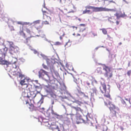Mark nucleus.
I'll use <instances>...</instances> for the list:
<instances>
[{
  "mask_svg": "<svg viewBox=\"0 0 131 131\" xmlns=\"http://www.w3.org/2000/svg\"><path fill=\"white\" fill-rule=\"evenodd\" d=\"M100 30L102 31L104 35L107 34V32L106 29L104 28L100 29Z\"/></svg>",
  "mask_w": 131,
  "mask_h": 131,
  "instance_id": "25",
  "label": "nucleus"
},
{
  "mask_svg": "<svg viewBox=\"0 0 131 131\" xmlns=\"http://www.w3.org/2000/svg\"><path fill=\"white\" fill-rule=\"evenodd\" d=\"M72 108L76 111V113L75 114L77 117H79V119H78L76 121V123L78 124L82 123H86L85 121L81 118V116L79 113L80 112L81 113H82L83 110L81 109L80 107H78L72 106Z\"/></svg>",
  "mask_w": 131,
  "mask_h": 131,
  "instance_id": "4",
  "label": "nucleus"
},
{
  "mask_svg": "<svg viewBox=\"0 0 131 131\" xmlns=\"http://www.w3.org/2000/svg\"><path fill=\"white\" fill-rule=\"evenodd\" d=\"M80 36V35L79 34H78L77 35V36Z\"/></svg>",
  "mask_w": 131,
  "mask_h": 131,
  "instance_id": "53",
  "label": "nucleus"
},
{
  "mask_svg": "<svg viewBox=\"0 0 131 131\" xmlns=\"http://www.w3.org/2000/svg\"><path fill=\"white\" fill-rule=\"evenodd\" d=\"M29 104L28 107L31 111L36 110L37 109L38 107H39L36 106L35 105H34L32 104Z\"/></svg>",
  "mask_w": 131,
  "mask_h": 131,
  "instance_id": "13",
  "label": "nucleus"
},
{
  "mask_svg": "<svg viewBox=\"0 0 131 131\" xmlns=\"http://www.w3.org/2000/svg\"><path fill=\"white\" fill-rule=\"evenodd\" d=\"M19 73V77H21L23 75L22 74H21L20 73H19V72H18Z\"/></svg>",
  "mask_w": 131,
  "mask_h": 131,
  "instance_id": "49",
  "label": "nucleus"
},
{
  "mask_svg": "<svg viewBox=\"0 0 131 131\" xmlns=\"http://www.w3.org/2000/svg\"><path fill=\"white\" fill-rule=\"evenodd\" d=\"M52 128L53 129L52 131H60V130L58 128V126H56L55 128H54L53 129V127H52Z\"/></svg>",
  "mask_w": 131,
  "mask_h": 131,
  "instance_id": "29",
  "label": "nucleus"
},
{
  "mask_svg": "<svg viewBox=\"0 0 131 131\" xmlns=\"http://www.w3.org/2000/svg\"><path fill=\"white\" fill-rule=\"evenodd\" d=\"M112 3H113L115 5L116 4L115 2V1H113V0L110 1H108V3L109 4H110Z\"/></svg>",
  "mask_w": 131,
  "mask_h": 131,
  "instance_id": "35",
  "label": "nucleus"
},
{
  "mask_svg": "<svg viewBox=\"0 0 131 131\" xmlns=\"http://www.w3.org/2000/svg\"><path fill=\"white\" fill-rule=\"evenodd\" d=\"M54 103V101H53L52 103V104L53 105Z\"/></svg>",
  "mask_w": 131,
  "mask_h": 131,
  "instance_id": "57",
  "label": "nucleus"
},
{
  "mask_svg": "<svg viewBox=\"0 0 131 131\" xmlns=\"http://www.w3.org/2000/svg\"><path fill=\"white\" fill-rule=\"evenodd\" d=\"M58 34L60 36V38L61 40L62 39V36H63L65 35L64 32L63 31H60V32L58 33Z\"/></svg>",
  "mask_w": 131,
  "mask_h": 131,
  "instance_id": "24",
  "label": "nucleus"
},
{
  "mask_svg": "<svg viewBox=\"0 0 131 131\" xmlns=\"http://www.w3.org/2000/svg\"><path fill=\"white\" fill-rule=\"evenodd\" d=\"M42 24H43L45 25H48L49 24V22L47 20H46L44 21H43L42 23Z\"/></svg>",
  "mask_w": 131,
  "mask_h": 131,
  "instance_id": "32",
  "label": "nucleus"
},
{
  "mask_svg": "<svg viewBox=\"0 0 131 131\" xmlns=\"http://www.w3.org/2000/svg\"><path fill=\"white\" fill-rule=\"evenodd\" d=\"M18 48L15 46L10 49L9 52L10 54H13L15 53H17L18 52Z\"/></svg>",
  "mask_w": 131,
  "mask_h": 131,
  "instance_id": "9",
  "label": "nucleus"
},
{
  "mask_svg": "<svg viewBox=\"0 0 131 131\" xmlns=\"http://www.w3.org/2000/svg\"><path fill=\"white\" fill-rule=\"evenodd\" d=\"M121 102L123 105H125L126 106L127 105L125 101L122 98H121Z\"/></svg>",
  "mask_w": 131,
  "mask_h": 131,
  "instance_id": "31",
  "label": "nucleus"
},
{
  "mask_svg": "<svg viewBox=\"0 0 131 131\" xmlns=\"http://www.w3.org/2000/svg\"><path fill=\"white\" fill-rule=\"evenodd\" d=\"M13 67L15 68H16V65H15V64H13Z\"/></svg>",
  "mask_w": 131,
  "mask_h": 131,
  "instance_id": "45",
  "label": "nucleus"
},
{
  "mask_svg": "<svg viewBox=\"0 0 131 131\" xmlns=\"http://www.w3.org/2000/svg\"><path fill=\"white\" fill-rule=\"evenodd\" d=\"M75 27L74 26H72V27L73 28H75Z\"/></svg>",
  "mask_w": 131,
  "mask_h": 131,
  "instance_id": "62",
  "label": "nucleus"
},
{
  "mask_svg": "<svg viewBox=\"0 0 131 131\" xmlns=\"http://www.w3.org/2000/svg\"><path fill=\"white\" fill-rule=\"evenodd\" d=\"M74 103H75L78 104L79 105L81 106V104H82V103L78 100H75Z\"/></svg>",
  "mask_w": 131,
  "mask_h": 131,
  "instance_id": "28",
  "label": "nucleus"
},
{
  "mask_svg": "<svg viewBox=\"0 0 131 131\" xmlns=\"http://www.w3.org/2000/svg\"><path fill=\"white\" fill-rule=\"evenodd\" d=\"M50 69L52 72H53L55 71L54 67L52 65L50 66Z\"/></svg>",
  "mask_w": 131,
  "mask_h": 131,
  "instance_id": "26",
  "label": "nucleus"
},
{
  "mask_svg": "<svg viewBox=\"0 0 131 131\" xmlns=\"http://www.w3.org/2000/svg\"><path fill=\"white\" fill-rule=\"evenodd\" d=\"M34 53L35 54H36L37 53V51H34Z\"/></svg>",
  "mask_w": 131,
  "mask_h": 131,
  "instance_id": "51",
  "label": "nucleus"
},
{
  "mask_svg": "<svg viewBox=\"0 0 131 131\" xmlns=\"http://www.w3.org/2000/svg\"><path fill=\"white\" fill-rule=\"evenodd\" d=\"M49 72L46 71L43 69H41L38 72V76L39 78H43L45 75H47L48 78V80L50 81V82H51V81L50 80V76L49 75Z\"/></svg>",
  "mask_w": 131,
  "mask_h": 131,
  "instance_id": "7",
  "label": "nucleus"
},
{
  "mask_svg": "<svg viewBox=\"0 0 131 131\" xmlns=\"http://www.w3.org/2000/svg\"><path fill=\"white\" fill-rule=\"evenodd\" d=\"M103 70L106 71V73H108V72H111L110 68L105 65L103 67Z\"/></svg>",
  "mask_w": 131,
  "mask_h": 131,
  "instance_id": "17",
  "label": "nucleus"
},
{
  "mask_svg": "<svg viewBox=\"0 0 131 131\" xmlns=\"http://www.w3.org/2000/svg\"><path fill=\"white\" fill-rule=\"evenodd\" d=\"M105 105L108 107L110 111V116L111 117L116 116V114L118 111V108H117L114 105L110 102H108V103L105 102Z\"/></svg>",
  "mask_w": 131,
  "mask_h": 131,
  "instance_id": "3",
  "label": "nucleus"
},
{
  "mask_svg": "<svg viewBox=\"0 0 131 131\" xmlns=\"http://www.w3.org/2000/svg\"><path fill=\"white\" fill-rule=\"evenodd\" d=\"M126 3H128V0H123Z\"/></svg>",
  "mask_w": 131,
  "mask_h": 131,
  "instance_id": "47",
  "label": "nucleus"
},
{
  "mask_svg": "<svg viewBox=\"0 0 131 131\" xmlns=\"http://www.w3.org/2000/svg\"><path fill=\"white\" fill-rule=\"evenodd\" d=\"M61 42H55V44L57 45H61Z\"/></svg>",
  "mask_w": 131,
  "mask_h": 131,
  "instance_id": "37",
  "label": "nucleus"
},
{
  "mask_svg": "<svg viewBox=\"0 0 131 131\" xmlns=\"http://www.w3.org/2000/svg\"><path fill=\"white\" fill-rule=\"evenodd\" d=\"M110 72H108V73H105V76L108 78H111L113 75L112 73H110Z\"/></svg>",
  "mask_w": 131,
  "mask_h": 131,
  "instance_id": "18",
  "label": "nucleus"
},
{
  "mask_svg": "<svg viewBox=\"0 0 131 131\" xmlns=\"http://www.w3.org/2000/svg\"><path fill=\"white\" fill-rule=\"evenodd\" d=\"M114 15L116 17L117 19H118L120 17H124L125 15L124 14L122 13V12H119L115 14Z\"/></svg>",
  "mask_w": 131,
  "mask_h": 131,
  "instance_id": "14",
  "label": "nucleus"
},
{
  "mask_svg": "<svg viewBox=\"0 0 131 131\" xmlns=\"http://www.w3.org/2000/svg\"><path fill=\"white\" fill-rule=\"evenodd\" d=\"M109 39L112 38L109 35H107Z\"/></svg>",
  "mask_w": 131,
  "mask_h": 131,
  "instance_id": "48",
  "label": "nucleus"
},
{
  "mask_svg": "<svg viewBox=\"0 0 131 131\" xmlns=\"http://www.w3.org/2000/svg\"><path fill=\"white\" fill-rule=\"evenodd\" d=\"M42 12L44 17L45 16L46 17L48 18V20L50 21L51 20V18L49 16V15H51V12H48L46 11L43 10H42Z\"/></svg>",
  "mask_w": 131,
  "mask_h": 131,
  "instance_id": "12",
  "label": "nucleus"
},
{
  "mask_svg": "<svg viewBox=\"0 0 131 131\" xmlns=\"http://www.w3.org/2000/svg\"><path fill=\"white\" fill-rule=\"evenodd\" d=\"M18 24H21V22H18Z\"/></svg>",
  "mask_w": 131,
  "mask_h": 131,
  "instance_id": "56",
  "label": "nucleus"
},
{
  "mask_svg": "<svg viewBox=\"0 0 131 131\" xmlns=\"http://www.w3.org/2000/svg\"><path fill=\"white\" fill-rule=\"evenodd\" d=\"M36 93L35 91H32L31 90L29 91L28 98L30 100H33L36 96Z\"/></svg>",
  "mask_w": 131,
  "mask_h": 131,
  "instance_id": "8",
  "label": "nucleus"
},
{
  "mask_svg": "<svg viewBox=\"0 0 131 131\" xmlns=\"http://www.w3.org/2000/svg\"><path fill=\"white\" fill-rule=\"evenodd\" d=\"M78 20L80 21L81 20V19L79 18L78 19Z\"/></svg>",
  "mask_w": 131,
  "mask_h": 131,
  "instance_id": "58",
  "label": "nucleus"
},
{
  "mask_svg": "<svg viewBox=\"0 0 131 131\" xmlns=\"http://www.w3.org/2000/svg\"><path fill=\"white\" fill-rule=\"evenodd\" d=\"M54 114L57 115H58L56 113H54Z\"/></svg>",
  "mask_w": 131,
  "mask_h": 131,
  "instance_id": "60",
  "label": "nucleus"
},
{
  "mask_svg": "<svg viewBox=\"0 0 131 131\" xmlns=\"http://www.w3.org/2000/svg\"><path fill=\"white\" fill-rule=\"evenodd\" d=\"M85 8V9L83 11L82 14H83L86 13L90 14L92 13L91 10H88V9H92L93 10V12H95L101 11L115 12L116 11V9H108L102 7H96L89 5L86 6Z\"/></svg>",
  "mask_w": 131,
  "mask_h": 131,
  "instance_id": "1",
  "label": "nucleus"
},
{
  "mask_svg": "<svg viewBox=\"0 0 131 131\" xmlns=\"http://www.w3.org/2000/svg\"><path fill=\"white\" fill-rule=\"evenodd\" d=\"M59 9L61 11V12H63V11L62 10H61L60 9V8H59Z\"/></svg>",
  "mask_w": 131,
  "mask_h": 131,
  "instance_id": "55",
  "label": "nucleus"
},
{
  "mask_svg": "<svg viewBox=\"0 0 131 131\" xmlns=\"http://www.w3.org/2000/svg\"><path fill=\"white\" fill-rule=\"evenodd\" d=\"M23 101L24 104H29V103L28 102L27 97H24V99L23 100Z\"/></svg>",
  "mask_w": 131,
  "mask_h": 131,
  "instance_id": "21",
  "label": "nucleus"
},
{
  "mask_svg": "<svg viewBox=\"0 0 131 131\" xmlns=\"http://www.w3.org/2000/svg\"><path fill=\"white\" fill-rule=\"evenodd\" d=\"M26 29L27 32L30 35L29 37H28V38H26V40H27L30 38L33 37V36L31 35V34L32 32L29 29L27 28H26Z\"/></svg>",
  "mask_w": 131,
  "mask_h": 131,
  "instance_id": "16",
  "label": "nucleus"
},
{
  "mask_svg": "<svg viewBox=\"0 0 131 131\" xmlns=\"http://www.w3.org/2000/svg\"><path fill=\"white\" fill-rule=\"evenodd\" d=\"M121 129L122 130H123V129H124V128H123V127H121Z\"/></svg>",
  "mask_w": 131,
  "mask_h": 131,
  "instance_id": "50",
  "label": "nucleus"
},
{
  "mask_svg": "<svg viewBox=\"0 0 131 131\" xmlns=\"http://www.w3.org/2000/svg\"><path fill=\"white\" fill-rule=\"evenodd\" d=\"M106 49V50H107V51H108L109 52V51H110L109 50H108V49Z\"/></svg>",
  "mask_w": 131,
  "mask_h": 131,
  "instance_id": "61",
  "label": "nucleus"
},
{
  "mask_svg": "<svg viewBox=\"0 0 131 131\" xmlns=\"http://www.w3.org/2000/svg\"><path fill=\"white\" fill-rule=\"evenodd\" d=\"M131 74V70H129V71H128L127 72V75L128 76L130 77V74Z\"/></svg>",
  "mask_w": 131,
  "mask_h": 131,
  "instance_id": "36",
  "label": "nucleus"
},
{
  "mask_svg": "<svg viewBox=\"0 0 131 131\" xmlns=\"http://www.w3.org/2000/svg\"><path fill=\"white\" fill-rule=\"evenodd\" d=\"M27 86L25 88H23L24 89H23L22 93V95L24 97H28L29 92L32 89L31 85Z\"/></svg>",
  "mask_w": 131,
  "mask_h": 131,
  "instance_id": "6",
  "label": "nucleus"
},
{
  "mask_svg": "<svg viewBox=\"0 0 131 131\" xmlns=\"http://www.w3.org/2000/svg\"><path fill=\"white\" fill-rule=\"evenodd\" d=\"M73 36H75V33H74V34H73Z\"/></svg>",
  "mask_w": 131,
  "mask_h": 131,
  "instance_id": "63",
  "label": "nucleus"
},
{
  "mask_svg": "<svg viewBox=\"0 0 131 131\" xmlns=\"http://www.w3.org/2000/svg\"><path fill=\"white\" fill-rule=\"evenodd\" d=\"M73 8L74 9V10H72L70 12L74 13V12L76 11V7L75 6H73Z\"/></svg>",
  "mask_w": 131,
  "mask_h": 131,
  "instance_id": "33",
  "label": "nucleus"
},
{
  "mask_svg": "<svg viewBox=\"0 0 131 131\" xmlns=\"http://www.w3.org/2000/svg\"><path fill=\"white\" fill-rule=\"evenodd\" d=\"M121 44H122V43H121V42H120L119 43V45H121Z\"/></svg>",
  "mask_w": 131,
  "mask_h": 131,
  "instance_id": "64",
  "label": "nucleus"
},
{
  "mask_svg": "<svg viewBox=\"0 0 131 131\" xmlns=\"http://www.w3.org/2000/svg\"><path fill=\"white\" fill-rule=\"evenodd\" d=\"M30 79H27V78H24L23 80H21L20 82V84L22 85H26V87L27 86V85H27V83L30 81Z\"/></svg>",
  "mask_w": 131,
  "mask_h": 131,
  "instance_id": "11",
  "label": "nucleus"
},
{
  "mask_svg": "<svg viewBox=\"0 0 131 131\" xmlns=\"http://www.w3.org/2000/svg\"><path fill=\"white\" fill-rule=\"evenodd\" d=\"M93 92L94 93H96L97 92V90L96 89H93Z\"/></svg>",
  "mask_w": 131,
  "mask_h": 131,
  "instance_id": "41",
  "label": "nucleus"
},
{
  "mask_svg": "<svg viewBox=\"0 0 131 131\" xmlns=\"http://www.w3.org/2000/svg\"><path fill=\"white\" fill-rule=\"evenodd\" d=\"M69 44V46H68L67 47H69L70 46V42H67V43L65 45V47H66Z\"/></svg>",
  "mask_w": 131,
  "mask_h": 131,
  "instance_id": "40",
  "label": "nucleus"
},
{
  "mask_svg": "<svg viewBox=\"0 0 131 131\" xmlns=\"http://www.w3.org/2000/svg\"><path fill=\"white\" fill-rule=\"evenodd\" d=\"M45 87H46L47 88H48V89H47V92H50L51 91V90L50 89V86L46 85L45 86Z\"/></svg>",
  "mask_w": 131,
  "mask_h": 131,
  "instance_id": "30",
  "label": "nucleus"
},
{
  "mask_svg": "<svg viewBox=\"0 0 131 131\" xmlns=\"http://www.w3.org/2000/svg\"><path fill=\"white\" fill-rule=\"evenodd\" d=\"M96 72L97 73L101 74L102 73V69L101 67H98L96 69Z\"/></svg>",
  "mask_w": 131,
  "mask_h": 131,
  "instance_id": "19",
  "label": "nucleus"
},
{
  "mask_svg": "<svg viewBox=\"0 0 131 131\" xmlns=\"http://www.w3.org/2000/svg\"><path fill=\"white\" fill-rule=\"evenodd\" d=\"M75 28L76 29H77V27H75Z\"/></svg>",
  "mask_w": 131,
  "mask_h": 131,
  "instance_id": "59",
  "label": "nucleus"
},
{
  "mask_svg": "<svg viewBox=\"0 0 131 131\" xmlns=\"http://www.w3.org/2000/svg\"><path fill=\"white\" fill-rule=\"evenodd\" d=\"M19 35L23 36L24 38H26V35L25 34L24 32L22 30L20 31L19 32Z\"/></svg>",
  "mask_w": 131,
  "mask_h": 131,
  "instance_id": "22",
  "label": "nucleus"
},
{
  "mask_svg": "<svg viewBox=\"0 0 131 131\" xmlns=\"http://www.w3.org/2000/svg\"><path fill=\"white\" fill-rule=\"evenodd\" d=\"M39 23H40V21L39 20H37L35 21L34 23V25H33L32 27L33 26L34 27H35L37 29V30H38V29H39V27H36V25L37 24ZM32 26L30 27H31V28H32Z\"/></svg>",
  "mask_w": 131,
  "mask_h": 131,
  "instance_id": "20",
  "label": "nucleus"
},
{
  "mask_svg": "<svg viewBox=\"0 0 131 131\" xmlns=\"http://www.w3.org/2000/svg\"><path fill=\"white\" fill-rule=\"evenodd\" d=\"M120 23V21H116V24L117 25H118Z\"/></svg>",
  "mask_w": 131,
  "mask_h": 131,
  "instance_id": "44",
  "label": "nucleus"
},
{
  "mask_svg": "<svg viewBox=\"0 0 131 131\" xmlns=\"http://www.w3.org/2000/svg\"><path fill=\"white\" fill-rule=\"evenodd\" d=\"M99 88L101 93L105 94L104 95V96L107 98H110V96L109 94L110 91V88L106 89L105 84V83H101V85Z\"/></svg>",
  "mask_w": 131,
  "mask_h": 131,
  "instance_id": "5",
  "label": "nucleus"
},
{
  "mask_svg": "<svg viewBox=\"0 0 131 131\" xmlns=\"http://www.w3.org/2000/svg\"><path fill=\"white\" fill-rule=\"evenodd\" d=\"M80 26L85 27V25L84 24H81L80 25Z\"/></svg>",
  "mask_w": 131,
  "mask_h": 131,
  "instance_id": "43",
  "label": "nucleus"
},
{
  "mask_svg": "<svg viewBox=\"0 0 131 131\" xmlns=\"http://www.w3.org/2000/svg\"><path fill=\"white\" fill-rule=\"evenodd\" d=\"M108 128L105 125H102L99 127L97 131H107Z\"/></svg>",
  "mask_w": 131,
  "mask_h": 131,
  "instance_id": "15",
  "label": "nucleus"
},
{
  "mask_svg": "<svg viewBox=\"0 0 131 131\" xmlns=\"http://www.w3.org/2000/svg\"><path fill=\"white\" fill-rule=\"evenodd\" d=\"M35 87L36 89V90L37 91V90L38 89H40V87L39 86H38L36 85H35Z\"/></svg>",
  "mask_w": 131,
  "mask_h": 131,
  "instance_id": "38",
  "label": "nucleus"
},
{
  "mask_svg": "<svg viewBox=\"0 0 131 131\" xmlns=\"http://www.w3.org/2000/svg\"><path fill=\"white\" fill-rule=\"evenodd\" d=\"M71 116L70 115L68 114L66 115L63 117V121L65 123H69L70 122V118Z\"/></svg>",
  "mask_w": 131,
  "mask_h": 131,
  "instance_id": "10",
  "label": "nucleus"
},
{
  "mask_svg": "<svg viewBox=\"0 0 131 131\" xmlns=\"http://www.w3.org/2000/svg\"><path fill=\"white\" fill-rule=\"evenodd\" d=\"M125 99L127 101H129V104H130V107H131V103H130V100H128V99H127L125 98Z\"/></svg>",
  "mask_w": 131,
  "mask_h": 131,
  "instance_id": "39",
  "label": "nucleus"
},
{
  "mask_svg": "<svg viewBox=\"0 0 131 131\" xmlns=\"http://www.w3.org/2000/svg\"><path fill=\"white\" fill-rule=\"evenodd\" d=\"M7 50V48L6 47H4L0 50V64L6 65L11 64L10 62L5 60L6 54Z\"/></svg>",
  "mask_w": 131,
  "mask_h": 131,
  "instance_id": "2",
  "label": "nucleus"
},
{
  "mask_svg": "<svg viewBox=\"0 0 131 131\" xmlns=\"http://www.w3.org/2000/svg\"><path fill=\"white\" fill-rule=\"evenodd\" d=\"M86 84H87V85L88 86H90V83L87 82H86Z\"/></svg>",
  "mask_w": 131,
  "mask_h": 131,
  "instance_id": "46",
  "label": "nucleus"
},
{
  "mask_svg": "<svg viewBox=\"0 0 131 131\" xmlns=\"http://www.w3.org/2000/svg\"><path fill=\"white\" fill-rule=\"evenodd\" d=\"M130 63H129L128 64V67H129L130 66Z\"/></svg>",
  "mask_w": 131,
  "mask_h": 131,
  "instance_id": "54",
  "label": "nucleus"
},
{
  "mask_svg": "<svg viewBox=\"0 0 131 131\" xmlns=\"http://www.w3.org/2000/svg\"><path fill=\"white\" fill-rule=\"evenodd\" d=\"M78 91V93H76V94L78 97L79 98H80L82 95L84 94L83 93L79 91Z\"/></svg>",
  "mask_w": 131,
  "mask_h": 131,
  "instance_id": "23",
  "label": "nucleus"
},
{
  "mask_svg": "<svg viewBox=\"0 0 131 131\" xmlns=\"http://www.w3.org/2000/svg\"><path fill=\"white\" fill-rule=\"evenodd\" d=\"M92 34L94 36H97V34H96V33L93 32L92 33Z\"/></svg>",
  "mask_w": 131,
  "mask_h": 131,
  "instance_id": "42",
  "label": "nucleus"
},
{
  "mask_svg": "<svg viewBox=\"0 0 131 131\" xmlns=\"http://www.w3.org/2000/svg\"><path fill=\"white\" fill-rule=\"evenodd\" d=\"M8 42L9 43L10 49L12 47H13L15 46L12 42L8 41Z\"/></svg>",
  "mask_w": 131,
  "mask_h": 131,
  "instance_id": "27",
  "label": "nucleus"
},
{
  "mask_svg": "<svg viewBox=\"0 0 131 131\" xmlns=\"http://www.w3.org/2000/svg\"><path fill=\"white\" fill-rule=\"evenodd\" d=\"M42 66L43 67V68L45 69H48V68L47 67V66L45 65L44 64H42Z\"/></svg>",
  "mask_w": 131,
  "mask_h": 131,
  "instance_id": "34",
  "label": "nucleus"
},
{
  "mask_svg": "<svg viewBox=\"0 0 131 131\" xmlns=\"http://www.w3.org/2000/svg\"><path fill=\"white\" fill-rule=\"evenodd\" d=\"M73 111H74L73 110H72V111H71V113H72V114H73V113H74L73 112H74Z\"/></svg>",
  "mask_w": 131,
  "mask_h": 131,
  "instance_id": "52",
  "label": "nucleus"
}]
</instances>
